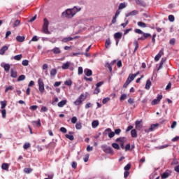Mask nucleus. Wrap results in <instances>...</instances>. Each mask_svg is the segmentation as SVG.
<instances>
[{
  "label": "nucleus",
  "mask_w": 179,
  "mask_h": 179,
  "mask_svg": "<svg viewBox=\"0 0 179 179\" xmlns=\"http://www.w3.org/2000/svg\"><path fill=\"white\" fill-rule=\"evenodd\" d=\"M80 10V8H78L77 7H74L71 9H67L65 12L62 13V15L65 17H68L69 19L71 17H73L76 13H78Z\"/></svg>",
  "instance_id": "obj_1"
},
{
  "label": "nucleus",
  "mask_w": 179,
  "mask_h": 179,
  "mask_svg": "<svg viewBox=\"0 0 179 179\" xmlns=\"http://www.w3.org/2000/svg\"><path fill=\"white\" fill-rule=\"evenodd\" d=\"M86 100V95L84 94H82L80 95V96L74 101L75 106H80L83 101Z\"/></svg>",
  "instance_id": "obj_2"
},
{
  "label": "nucleus",
  "mask_w": 179,
  "mask_h": 179,
  "mask_svg": "<svg viewBox=\"0 0 179 179\" xmlns=\"http://www.w3.org/2000/svg\"><path fill=\"white\" fill-rule=\"evenodd\" d=\"M38 90H39L41 94H43V93H44V91L45 90V89L44 88V81H43L42 78H38Z\"/></svg>",
  "instance_id": "obj_3"
},
{
  "label": "nucleus",
  "mask_w": 179,
  "mask_h": 179,
  "mask_svg": "<svg viewBox=\"0 0 179 179\" xmlns=\"http://www.w3.org/2000/svg\"><path fill=\"white\" fill-rule=\"evenodd\" d=\"M50 23L48 22V20L47 18L44 19V23L43 26V31L45 33V34H50V31H48V24Z\"/></svg>",
  "instance_id": "obj_4"
},
{
  "label": "nucleus",
  "mask_w": 179,
  "mask_h": 179,
  "mask_svg": "<svg viewBox=\"0 0 179 179\" xmlns=\"http://www.w3.org/2000/svg\"><path fill=\"white\" fill-rule=\"evenodd\" d=\"M163 55H164V50L162 49L161 50H159L158 54L155 56V61H156V62H157L160 59V58H162V57H163Z\"/></svg>",
  "instance_id": "obj_5"
},
{
  "label": "nucleus",
  "mask_w": 179,
  "mask_h": 179,
  "mask_svg": "<svg viewBox=\"0 0 179 179\" xmlns=\"http://www.w3.org/2000/svg\"><path fill=\"white\" fill-rule=\"evenodd\" d=\"M106 135H108V138H114L115 136V133L111 131V129L108 128L105 130Z\"/></svg>",
  "instance_id": "obj_6"
},
{
  "label": "nucleus",
  "mask_w": 179,
  "mask_h": 179,
  "mask_svg": "<svg viewBox=\"0 0 179 179\" xmlns=\"http://www.w3.org/2000/svg\"><path fill=\"white\" fill-rule=\"evenodd\" d=\"M101 148L105 153H113V148H111L110 147L107 145H102Z\"/></svg>",
  "instance_id": "obj_7"
},
{
  "label": "nucleus",
  "mask_w": 179,
  "mask_h": 179,
  "mask_svg": "<svg viewBox=\"0 0 179 179\" xmlns=\"http://www.w3.org/2000/svg\"><path fill=\"white\" fill-rule=\"evenodd\" d=\"M162 99H163V96L158 95L157 98L156 99H154L151 102L152 106H156V104H159V103H160V100H162Z\"/></svg>",
  "instance_id": "obj_8"
},
{
  "label": "nucleus",
  "mask_w": 179,
  "mask_h": 179,
  "mask_svg": "<svg viewBox=\"0 0 179 179\" xmlns=\"http://www.w3.org/2000/svg\"><path fill=\"white\" fill-rule=\"evenodd\" d=\"M1 68H3L4 71H6V72H9V70L10 69V64L1 63Z\"/></svg>",
  "instance_id": "obj_9"
},
{
  "label": "nucleus",
  "mask_w": 179,
  "mask_h": 179,
  "mask_svg": "<svg viewBox=\"0 0 179 179\" xmlns=\"http://www.w3.org/2000/svg\"><path fill=\"white\" fill-rule=\"evenodd\" d=\"M53 54H55V55H57L58 54H61L62 50L61 48H59V47H55L53 49H52L50 50Z\"/></svg>",
  "instance_id": "obj_10"
},
{
  "label": "nucleus",
  "mask_w": 179,
  "mask_h": 179,
  "mask_svg": "<svg viewBox=\"0 0 179 179\" xmlns=\"http://www.w3.org/2000/svg\"><path fill=\"white\" fill-rule=\"evenodd\" d=\"M136 124V129H137V131H141V129L143 128V125H142V120L140 121H136L135 122Z\"/></svg>",
  "instance_id": "obj_11"
},
{
  "label": "nucleus",
  "mask_w": 179,
  "mask_h": 179,
  "mask_svg": "<svg viewBox=\"0 0 179 179\" xmlns=\"http://www.w3.org/2000/svg\"><path fill=\"white\" fill-rule=\"evenodd\" d=\"M75 38H78V37H74V38H72L71 36H69V37H66L62 39V42L63 43H68V41H72V40H75Z\"/></svg>",
  "instance_id": "obj_12"
},
{
  "label": "nucleus",
  "mask_w": 179,
  "mask_h": 179,
  "mask_svg": "<svg viewBox=\"0 0 179 179\" xmlns=\"http://www.w3.org/2000/svg\"><path fill=\"white\" fill-rule=\"evenodd\" d=\"M9 164L3 163L1 164L2 170H5L6 171H9Z\"/></svg>",
  "instance_id": "obj_13"
},
{
  "label": "nucleus",
  "mask_w": 179,
  "mask_h": 179,
  "mask_svg": "<svg viewBox=\"0 0 179 179\" xmlns=\"http://www.w3.org/2000/svg\"><path fill=\"white\" fill-rule=\"evenodd\" d=\"M136 15H138V11L136 10H134L126 14V17H129V16H135Z\"/></svg>",
  "instance_id": "obj_14"
},
{
  "label": "nucleus",
  "mask_w": 179,
  "mask_h": 179,
  "mask_svg": "<svg viewBox=\"0 0 179 179\" xmlns=\"http://www.w3.org/2000/svg\"><path fill=\"white\" fill-rule=\"evenodd\" d=\"M84 73L86 75V76H92V75H93V72L92 71V70L89 69H85L84 70Z\"/></svg>",
  "instance_id": "obj_15"
},
{
  "label": "nucleus",
  "mask_w": 179,
  "mask_h": 179,
  "mask_svg": "<svg viewBox=\"0 0 179 179\" xmlns=\"http://www.w3.org/2000/svg\"><path fill=\"white\" fill-rule=\"evenodd\" d=\"M151 86H152V81H150V79H148L145 84L146 90H149Z\"/></svg>",
  "instance_id": "obj_16"
},
{
  "label": "nucleus",
  "mask_w": 179,
  "mask_h": 179,
  "mask_svg": "<svg viewBox=\"0 0 179 179\" xmlns=\"http://www.w3.org/2000/svg\"><path fill=\"white\" fill-rule=\"evenodd\" d=\"M67 103L66 99L62 100L60 102L57 103L58 107L62 108L64 106H66Z\"/></svg>",
  "instance_id": "obj_17"
},
{
  "label": "nucleus",
  "mask_w": 179,
  "mask_h": 179,
  "mask_svg": "<svg viewBox=\"0 0 179 179\" xmlns=\"http://www.w3.org/2000/svg\"><path fill=\"white\" fill-rule=\"evenodd\" d=\"M159 127V124H154L150 126V127L148 129V132H152V131H155L156 128Z\"/></svg>",
  "instance_id": "obj_18"
},
{
  "label": "nucleus",
  "mask_w": 179,
  "mask_h": 179,
  "mask_svg": "<svg viewBox=\"0 0 179 179\" xmlns=\"http://www.w3.org/2000/svg\"><path fill=\"white\" fill-rule=\"evenodd\" d=\"M8 51V46L5 45L3 46L1 49H0V55H3V54H5V52Z\"/></svg>",
  "instance_id": "obj_19"
},
{
  "label": "nucleus",
  "mask_w": 179,
  "mask_h": 179,
  "mask_svg": "<svg viewBox=\"0 0 179 179\" xmlns=\"http://www.w3.org/2000/svg\"><path fill=\"white\" fill-rule=\"evenodd\" d=\"M71 66V63L70 62H66V63H64L63 65L62 66V68L63 69H68Z\"/></svg>",
  "instance_id": "obj_20"
},
{
  "label": "nucleus",
  "mask_w": 179,
  "mask_h": 179,
  "mask_svg": "<svg viewBox=\"0 0 179 179\" xmlns=\"http://www.w3.org/2000/svg\"><path fill=\"white\" fill-rule=\"evenodd\" d=\"M10 76L11 78H17V71L11 69L10 70Z\"/></svg>",
  "instance_id": "obj_21"
},
{
  "label": "nucleus",
  "mask_w": 179,
  "mask_h": 179,
  "mask_svg": "<svg viewBox=\"0 0 179 179\" xmlns=\"http://www.w3.org/2000/svg\"><path fill=\"white\" fill-rule=\"evenodd\" d=\"M121 37H122V33L121 32H117L114 34L115 40H118L119 38H121Z\"/></svg>",
  "instance_id": "obj_22"
},
{
  "label": "nucleus",
  "mask_w": 179,
  "mask_h": 179,
  "mask_svg": "<svg viewBox=\"0 0 179 179\" xmlns=\"http://www.w3.org/2000/svg\"><path fill=\"white\" fill-rule=\"evenodd\" d=\"M161 177L162 179L169 178V177H170V173L164 172V173L162 174Z\"/></svg>",
  "instance_id": "obj_23"
},
{
  "label": "nucleus",
  "mask_w": 179,
  "mask_h": 179,
  "mask_svg": "<svg viewBox=\"0 0 179 179\" xmlns=\"http://www.w3.org/2000/svg\"><path fill=\"white\" fill-rule=\"evenodd\" d=\"M7 103H8V102L6 101H0L1 110H3V108H5V107H6Z\"/></svg>",
  "instance_id": "obj_24"
},
{
  "label": "nucleus",
  "mask_w": 179,
  "mask_h": 179,
  "mask_svg": "<svg viewBox=\"0 0 179 179\" xmlns=\"http://www.w3.org/2000/svg\"><path fill=\"white\" fill-rule=\"evenodd\" d=\"M92 128L94 129H96L99 127V122L97 120H94L92 122Z\"/></svg>",
  "instance_id": "obj_25"
},
{
  "label": "nucleus",
  "mask_w": 179,
  "mask_h": 179,
  "mask_svg": "<svg viewBox=\"0 0 179 179\" xmlns=\"http://www.w3.org/2000/svg\"><path fill=\"white\" fill-rule=\"evenodd\" d=\"M134 79H135V76H134V74H129L127 80L131 83Z\"/></svg>",
  "instance_id": "obj_26"
},
{
  "label": "nucleus",
  "mask_w": 179,
  "mask_h": 179,
  "mask_svg": "<svg viewBox=\"0 0 179 179\" xmlns=\"http://www.w3.org/2000/svg\"><path fill=\"white\" fill-rule=\"evenodd\" d=\"M131 135L132 138H138V134L136 133V129L131 130Z\"/></svg>",
  "instance_id": "obj_27"
},
{
  "label": "nucleus",
  "mask_w": 179,
  "mask_h": 179,
  "mask_svg": "<svg viewBox=\"0 0 179 179\" xmlns=\"http://www.w3.org/2000/svg\"><path fill=\"white\" fill-rule=\"evenodd\" d=\"M16 40L19 41V43H23V41H24V36H17Z\"/></svg>",
  "instance_id": "obj_28"
},
{
  "label": "nucleus",
  "mask_w": 179,
  "mask_h": 179,
  "mask_svg": "<svg viewBox=\"0 0 179 179\" xmlns=\"http://www.w3.org/2000/svg\"><path fill=\"white\" fill-rule=\"evenodd\" d=\"M57 73V71L55 69H53L50 71V76H52V78L55 77Z\"/></svg>",
  "instance_id": "obj_29"
},
{
  "label": "nucleus",
  "mask_w": 179,
  "mask_h": 179,
  "mask_svg": "<svg viewBox=\"0 0 179 179\" xmlns=\"http://www.w3.org/2000/svg\"><path fill=\"white\" fill-rule=\"evenodd\" d=\"M31 171H33V169H31V168L24 169V173H25L26 174H30V173H31Z\"/></svg>",
  "instance_id": "obj_30"
},
{
  "label": "nucleus",
  "mask_w": 179,
  "mask_h": 179,
  "mask_svg": "<svg viewBox=\"0 0 179 179\" xmlns=\"http://www.w3.org/2000/svg\"><path fill=\"white\" fill-rule=\"evenodd\" d=\"M22 55H17L14 56L13 59H15V61H20V59H22Z\"/></svg>",
  "instance_id": "obj_31"
},
{
  "label": "nucleus",
  "mask_w": 179,
  "mask_h": 179,
  "mask_svg": "<svg viewBox=\"0 0 179 179\" xmlns=\"http://www.w3.org/2000/svg\"><path fill=\"white\" fill-rule=\"evenodd\" d=\"M110 45H111V41L110 40V38H108L106 41V48H110Z\"/></svg>",
  "instance_id": "obj_32"
},
{
  "label": "nucleus",
  "mask_w": 179,
  "mask_h": 179,
  "mask_svg": "<svg viewBox=\"0 0 179 179\" xmlns=\"http://www.w3.org/2000/svg\"><path fill=\"white\" fill-rule=\"evenodd\" d=\"M33 125H37L38 127H41V122H40V120L38 121H33L32 122Z\"/></svg>",
  "instance_id": "obj_33"
},
{
  "label": "nucleus",
  "mask_w": 179,
  "mask_h": 179,
  "mask_svg": "<svg viewBox=\"0 0 179 179\" xmlns=\"http://www.w3.org/2000/svg\"><path fill=\"white\" fill-rule=\"evenodd\" d=\"M125 141V138H119L116 139V142H121L122 146H124V141Z\"/></svg>",
  "instance_id": "obj_34"
},
{
  "label": "nucleus",
  "mask_w": 179,
  "mask_h": 179,
  "mask_svg": "<svg viewBox=\"0 0 179 179\" xmlns=\"http://www.w3.org/2000/svg\"><path fill=\"white\" fill-rule=\"evenodd\" d=\"M26 79V76L24 75H21L18 77L17 81L21 82L22 80H24Z\"/></svg>",
  "instance_id": "obj_35"
},
{
  "label": "nucleus",
  "mask_w": 179,
  "mask_h": 179,
  "mask_svg": "<svg viewBox=\"0 0 179 179\" xmlns=\"http://www.w3.org/2000/svg\"><path fill=\"white\" fill-rule=\"evenodd\" d=\"M134 45H136L134 51H136L138 48H139V43H138V41H134Z\"/></svg>",
  "instance_id": "obj_36"
},
{
  "label": "nucleus",
  "mask_w": 179,
  "mask_h": 179,
  "mask_svg": "<svg viewBox=\"0 0 179 179\" xmlns=\"http://www.w3.org/2000/svg\"><path fill=\"white\" fill-rule=\"evenodd\" d=\"M19 24H20V21L17 20L15 21L13 27H17V26H19Z\"/></svg>",
  "instance_id": "obj_37"
},
{
  "label": "nucleus",
  "mask_w": 179,
  "mask_h": 179,
  "mask_svg": "<svg viewBox=\"0 0 179 179\" xmlns=\"http://www.w3.org/2000/svg\"><path fill=\"white\" fill-rule=\"evenodd\" d=\"M48 111V108L45 106H42L41 108V113H47Z\"/></svg>",
  "instance_id": "obj_38"
},
{
  "label": "nucleus",
  "mask_w": 179,
  "mask_h": 179,
  "mask_svg": "<svg viewBox=\"0 0 179 179\" xmlns=\"http://www.w3.org/2000/svg\"><path fill=\"white\" fill-rule=\"evenodd\" d=\"M138 26H139V27H146V24L143 22H138Z\"/></svg>",
  "instance_id": "obj_39"
},
{
  "label": "nucleus",
  "mask_w": 179,
  "mask_h": 179,
  "mask_svg": "<svg viewBox=\"0 0 179 179\" xmlns=\"http://www.w3.org/2000/svg\"><path fill=\"white\" fill-rule=\"evenodd\" d=\"M112 146H113V148L114 149H117V150H119V149H120V145H118V144H117V143H113L112 144Z\"/></svg>",
  "instance_id": "obj_40"
},
{
  "label": "nucleus",
  "mask_w": 179,
  "mask_h": 179,
  "mask_svg": "<svg viewBox=\"0 0 179 179\" xmlns=\"http://www.w3.org/2000/svg\"><path fill=\"white\" fill-rule=\"evenodd\" d=\"M66 138H67V139H69L70 141H73V139H75V137H73V136L69 134H66Z\"/></svg>",
  "instance_id": "obj_41"
},
{
  "label": "nucleus",
  "mask_w": 179,
  "mask_h": 179,
  "mask_svg": "<svg viewBox=\"0 0 179 179\" xmlns=\"http://www.w3.org/2000/svg\"><path fill=\"white\" fill-rule=\"evenodd\" d=\"M22 64L23 66H27L29 65V60L27 59L23 60Z\"/></svg>",
  "instance_id": "obj_42"
},
{
  "label": "nucleus",
  "mask_w": 179,
  "mask_h": 179,
  "mask_svg": "<svg viewBox=\"0 0 179 179\" xmlns=\"http://www.w3.org/2000/svg\"><path fill=\"white\" fill-rule=\"evenodd\" d=\"M143 36L144 38H148V37H152V35L150 34L145 33L143 32Z\"/></svg>",
  "instance_id": "obj_43"
},
{
  "label": "nucleus",
  "mask_w": 179,
  "mask_h": 179,
  "mask_svg": "<svg viewBox=\"0 0 179 179\" xmlns=\"http://www.w3.org/2000/svg\"><path fill=\"white\" fill-rule=\"evenodd\" d=\"M64 85H66V86H71L72 85V80H68L65 81Z\"/></svg>",
  "instance_id": "obj_44"
},
{
  "label": "nucleus",
  "mask_w": 179,
  "mask_h": 179,
  "mask_svg": "<svg viewBox=\"0 0 179 179\" xmlns=\"http://www.w3.org/2000/svg\"><path fill=\"white\" fill-rule=\"evenodd\" d=\"M8 90H13V86L10 85V86L7 87L6 88V90H5V92H6V93H8Z\"/></svg>",
  "instance_id": "obj_45"
},
{
  "label": "nucleus",
  "mask_w": 179,
  "mask_h": 179,
  "mask_svg": "<svg viewBox=\"0 0 179 179\" xmlns=\"http://www.w3.org/2000/svg\"><path fill=\"white\" fill-rule=\"evenodd\" d=\"M76 129H80L82 128V123L78 122L76 124Z\"/></svg>",
  "instance_id": "obj_46"
},
{
  "label": "nucleus",
  "mask_w": 179,
  "mask_h": 179,
  "mask_svg": "<svg viewBox=\"0 0 179 179\" xmlns=\"http://www.w3.org/2000/svg\"><path fill=\"white\" fill-rule=\"evenodd\" d=\"M1 114H2V117L3 118H6V110L2 109Z\"/></svg>",
  "instance_id": "obj_47"
},
{
  "label": "nucleus",
  "mask_w": 179,
  "mask_h": 179,
  "mask_svg": "<svg viewBox=\"0 0 179 179\" xmlns=\"http://www.w3.org/2000/svg\"><path fill=\"white\" fill-rule=\"evenodd\" d=\"M31 41H38V38L37 37V36H34L32 39L29 42V44H30V43H31Z\"/></svg>",
  "instance_id": "obj_48"
},
{
  "label": "nucleus",
  "mask_w": 179,
  "mask_h": 179,
  "mask_svg": "<svg viewBox=\"0 0 179 179\" xmlns=\"http://www.w3.org/2000/svg\"><path fill=\"white\" fill-rule=\"evenodd\" d=\"M110 100V97H106L102 100V103L103 104H106V103H108V101Z\"/></svg>",
  "instance_id": "obj_49"
},
{
  "label": "nucleus",
  "mask_w": 179,
  "mask_h": 179,
  "mask_svg": "<svg viewBox=\"0 0 179 179\" xmlns=\"http://www.w3.org/2000/svg\"><path fill=\"white\" fill-rule=\"evenodd\" d=\"M169 22H174V20H175L174 15H170L169 16Z\"/></svg>",
  "instance_id": "obj_50"
},
{
  "label": "nucleus",
  "mask_w": 179,
  "mask_h": 179,
  "mask_svg": "<svg viewBox=\"0 0 179 179\" xmlns=\"http://www.w3.org/2000/svg\"><path fill=\"white\" fill-rule=\"evenodd\" d=\"M124 8H127V5H125L124 3H121L119 5V9H124Z\"/></svg>",
  "instance_id": "obj_51"
},
{
  "label": "nucleus",
  "mask_w": 179,
  "mask_h": 179,
  "mask_svg": "<svg viewBox=\"0 0 179 179\" xmlns=\"http://www.w3.org/2000/svg\"><path fill=\"white\" fill-rule=\"evenodd\" d=\"M78 121V117H73L72 118H71V122H72V124H76V122Z\"/></svg>",
  "instance_id": "obj_52"
},
{
  "label": "nucleus",
  "mask_w": 179,
  "mask_h": 179,
  "mask_svg": "<svg viewBox=\"0 0 179 179\" xmlns=\"http://www.w3.org/2000/svg\"><path fill=\"white\" fill-rule=\"evenodd\" d=\"M135 33H137V34H143V31L139 29H135Z\"/></svg>",
  "instance_id": "obj_53"
},
{
  "label": "nucleus",
  "mask_w": 179,
  "mask_h": 179,
  "mask_svg": "<svg viewBox=\"0 0 179 179\" xmlns=\"http://www.w3.org/2000/svg\"><path fill=\"white\" fill-rule=\"evenodd\" d=\"M78 75H82V73H83V68L78 67Z\"/></svg>",
  "instance_id": "obj_54"
},
{
  "label": "nucleus",
  "mask_w": 179,
  "mask_h": 179,
  "mask_svg": "<svg viewBox=\"0 0 179 179\" xmlns=\"http://www.w3.org/2000/svg\"><path fill=\"white\" fill-rule=\"evenodd\" d=\"M23 148H24V149H25V150L29 149V148H30V143H25V144L24 145Z\"/></svg>",
  "instance_id": "obj_55"
},
{
  "label": "nucleus",
  "mask_w": 179,
  "mask_h": 179,
  "mask_svg": "<svg viewBox=\"0 0 179 179\" xmlns=\"http://www.w3.org/2000/svg\"><path fill=\"white\" fill-rule=\"evenodd\" d=\"M100 92V88L96 87L94 91V94H99V92Z\"/></svg>",
  "instance_id": "obj_56"
},
{
  "label": "nucleus",
  "mask_w": 179,
  "mask_h": 179,
  "mask_svg": "<svg viewBox=\"0 0 179 179\" xmlns=\"http://www.w3.org/2000/svg\"><path fill=\"white\" fill-rule=\"evenodd\" d=\"M176 127H177V122L174 121V122H173V123H172V124H171V128L172 129H174V128H175Z\"/></svg>",
  "instance_id": "obj_57"
},
{
  "label": "nucleus",
  "mask_w": 179,
  "mask_h": 179,
  "mask_svg": "<svg viewBox=\"0 0 179 179\" xmlns=\"http://www.w3.org/2000/svg\"><path fill=\"white\" fill-rule=\"evenodd\" d=\"M60 132H63V134H66V132H67L66 128H65V127H61V128H60Z\"/></svg>",
  "instance_id": "obj_58"
},
{
  "label": "nucleus",
  "mask_w": 179,
  "mask_h": 179,
  "mask_svg": "<svg viewBox=\"0 0 179 179\" xmlns=\"http://www.w3.org/2000/svg\"><path fill=\"white\" fill-rule=\"evenodd\" d=\"M114 134H115L116 135H120V134H121V129H115Z\"/></svg>",
  "instance_id": "obj_59"
},
{
  "label": "nucleus",
  "mask_w": 179,
  "mask_h": 179,
  "mask_svg": "<svg viewBox=\"0 0 179 179\" xmlns=\"http://www.w3.org/2000/svg\"><path fill=\"white\" fill-rule=\"evenodd\" d=\"M61 81H59V82H55V84H54V87H58V86H61Z\"/></svg>",
  "instance_id": "obj_60"
},
{
  "label": "nucleus",
  "mask_w": 179,
  "mask_h": 179,
  "mask_svg": "<svg viewBox=\"0 0 179 179\" xmlns=\"http://www.w3.org/2000/svg\"><path fill=\"white\" fill-rule=\"evenodd\" d=\"M131 169V164H128L124 166V170L127 171V170H129Z\"/></svg>",
  "instance_id": "obj_61"
},
{
  "label": "nucleus",
  "mask_w": 179,
  "mask_h": 179,
  "mask_svg": "<svg viewBox=\"0 0 179 179\" xmlns=\"http://www.w3.org/2000/svg\"><path fill=\"white\" fill-rule=\"evenodd\" d=\"M125 99H127V94H122V96L120 97V100L121 101L125 100Z\"/></svg>",
  "instance_id": "obj_62"
},
{
  "label": "nucleus",
  "mask_w": 179,
  "mask_h": 179,
  "mask_svg": "<svg viewBox=\"0 0 179 179\" xmlns=\"http://www.w3.org/2000/svg\"><path fill=\"white\" fill-rule=\"evenodd\" d=\"M177 141H179V136H176L172 138V142H177Z\"/></svg>",
  "instance_id": "obj_63"
},
{
  "label": "nucleus",
  "mask_w": 179,
  "mask_h": 179,
  "mask_svg": "<svg viewBox=\"0 0 179 179\" xmlns=\"http://www.w3.org/2000/svg\"><path fill=\"white\" fill-rule=\"evenodd\" d=\"M174 170L176 173H179V165L175 166Z\"/></svg>",
  "instance_id": "obj_64"
}]
</instances>
